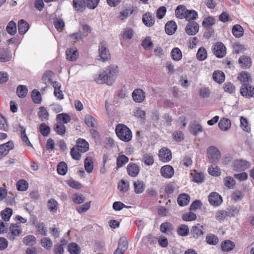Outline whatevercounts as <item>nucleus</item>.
<instances>
[{
	"label": "nucleus",
	"instance_id": "39",
	"mask_svg": "<svg viewBox=\"0 0 254 254\" xmlns=\"http://www.w3.org/2000/svg\"><path fill=\"white\" fill-rule=\"evenodd\" d=\"M54 130L60 135H64L65 132V127L61 122L58 123L54 127Z\"/></svg>",
	"mask_w": 254,
	"mask_h": 254
},
{
	"label": "nucleus",
	"instance_id": "28",
	"mask_svg": "<svg viewBox=\"0 0 254 254\" xmlns=\"http://www.w3.org/2000/svg\"><path fill=\"white\" fill-rule=\"evenodd\" d=\"M160 230L162 233L168 235L171 233L173 227L171 223L166 222L161 224Z\"/></svg>",
	"mask_w": 254,
	"mask_h": 254
},
{
	"label": "nucleus",
	"instance_id": "20",
	"mask_svg": "<svg viewBox=\"0 0 254 254\" xmlns=\"http://www.w3.org/2000/svg\"><path fill=\"white\" fill-rule=\"evenodd\" d=\"M235 247V243L229 240H224L221 243V249L224 252H230L233 250Z\"/></svg>",
	"mask_w": 254,
	"mask_h": 254
},
{
	"label": "nucleus",
	"instance_id": "38",
	"mask_svg": "<svg viewBox=\"0 0 254 254\" xmlns=\"http://www.w3.org/2000/svg\"><path fill=\"white\" fill-rule=\"evenodd\" d=\"M11 56L7 49H0V62H5L10 61Z\"/></svg>",
	"mask_w": 254,
	"mask_h": 254
},
{
	"label": "nucleus",
	"instance_id": "40",
	"mask_svg": "<svg viewBox=\"0 0 254 254\" xmlns=\"http://www.w3.org/2000/svg\"><path fill=\"white\" fill-rule=\"evenodd\" d=\"M58 202L53 198H51L48 201L47 207L48 209L53 213H55L58 210Z\"/></svg>",
	"mask_w": 254,
	"mask_h": 254
},
{
	"label": "nucleus",
	"instance_id": "34",
	"mask_svg": "<svg viewBox=\"0 0 254 254\" xmlns=\"http://www.w3.org/2000/svg\"><path fill=\"white\" fill-rule=\"evenodd\" d=\"M172 59L175 61H179L182 58V53L178 48H174L171 52Z\"/></svg>",
	"mask_w": 254,
	"mask_h": 254
},
{
	"label": "nucleus",
	"instance_id": "32",
	"mask_svg": "<svg viewBox=\"0 0 254 254\" xmlns=\"http://www.w3.org/2000/svg\"><path fill=\"white\" fill-rule=\"evenodd\" d=\"M87 0H73V6L78 11L82 10L86 7Z\"/></svg>",
	"mask_w": 254,
	"mask_h": 254
},
{
	"label": "nucleus",
	"instance_id": "4",
	"mask_svg": "<svg viewBox=\"0 0 254 254\" xmlns=\"http://www.w3.org/2000/svg\"><path fill=\"white\" fill-rule=\"evenodd\" d=\"M99 60L102 62L109 60L111 58L110 53L107 47V43L105 41L100 42L99 45Z\"/></svg>",
	"mask_w": 254,
	"mask_h": 254
},
{
	"label": "nucleus",
	"instance_id": "17",
	"mask_svg": "<svg viewBox=\"0 0 254 254\" xmlns=\"http://www.w3.org/2000/svg\"><path fill=\"white\" fill-rule=\"evenodd\" d=\"M142 22L147 27L153 26L155 23L154 14L150 12H146L142 16Z\"/></svg>",
	"mask_w": 254,
	"mask_h": 254
},
{
	"label": "nucleus",
	"instance_id": "58",
	"mask_svg": "<svg viewBox=\"0 0 254 254\" xmlns=\"http://www.w3.org/2000/svg\"><path fill=\"white\" fill-rule=\"evenodd\" d=\"M66 164L64 162H61L57 166V172L61 175L66 174L67 170Z\"/></svg>",
	"mask_w": 254,
	"mask_h": 254
},
{
	"label": "nucleus",
	"instance_id": "25",
	"mask_svg": "<svg viewBox=\"0 0 254 254\" xmlns=\"http://www.w3.org/2000/svg\"><path fill=\"white\" fill-rule=\"evenodd\" d=\"M239 63L243 68H247L251 66L252 64L251 59L247 56H241L239 59Z\"/></svg>",
	"mask_w": 254,
	"mask_h": 254
},
{
	"label": "nucleus",
	"instance_id": "11",
	"mask_svg": "<svg viewBox=\"0 0 254 254\" xmlns=\"http://www.w3.org/2000/svg\"><path fill=\"white\" fill-rule=\"evenodd\" d=\"M198 24L194 21H190L188 22L185 27V31L189 35H195L199 31Z\"/></svg>",
	"mask_w": 254,
	"mask_h": 254
},
{
	"label": "nucleus",
	"instance_id": "22",
	"mask_svg": "<svg viewBox=\"0 0 254 254\" xmlns=\"http://www.w3.org/2000/svg\"><path fill=\"white\" fill-rule=\"evenodd\" d=\"M77 148L80 152L84 153L89 149V144L84 139L79 138L77 141Z\"/></svg>",
	"mask_w": 254,
	"mask_h": 254
},
{
	"label": "nucleus",
	"instance_id": "46",
	"mask_svg": "<svg viewBox=\"0 0 254 254\" xmlns=\"http://www.w3.org/2000/svg\"><path fill=\"white\" fill-rule=\"evenodd\" d=\"M206 242L209 245H216L219 242V239L214 234H209L206 237Z\"/></svg>",
	"mask_w": 254,
	"mask_h": 254
},
{
	"label": "nucleus",
	"instance_id": "55",
	"mask_svg": "<svg viewBox=\"0 0 254 254\" xmlns=\"http://www.w3.org/2000/svg\"><path fill=\"white\" fill-rule=\"evenodd\" d=\"M16 187L17 189L19 191H25L28 188V183L24 180H20L16 184Z\"/></svg>",
	"mask_w": 254,
	"mask_h": 254
},
{
	"label": "nucleus",
	"instance_id": "63",
	"mask_svg": "<svg viewBox=\"0 0 254 254\" xmlns=\"http://www.w3.org/2000/svg\"><path fill=\"white\" fill-rule=\"evenodd\" d=\"M225 186L229 189H233L235 185V179L232 177H227L224 179Z\"/></svg>",
	"mask_w": 254,
	"mask_h": 254
},
{
	"label": "nucleus",
	"instance_id": "14",
	"mask_svg": "<svg viewBox=\"0 0 254 254\" xmlns=\"http://www.w3.org/2000/svg\"><path fill=\"white\" fill-rule=\"evenodd\" d=\"M158 156L160 160L164 162H168L172 159V153L170 150L165 147L160 150Z\"/></svg>",
	"mask_w": 254,
	"mask_h": 254
},
{
	"label": "nucleus",
	"instance_id": "24",
	"mask_svg": "<svg viewBox=\"0 0 254 254\" xmlns=\"http://www.w3.org/2000/svg\"><path fill=\"white\" fill-rule=\"evenodd\" d=\"M190 201V197L186 193L180 194L177 198L178 203L181 206H184L188 205Z\"/></svg>",
	"mask_w": 254,
	"mask_h": 254
},
{
	"label": "nucleus",
	"instance_id": "15",
	"mask_svg": "<svg viewBox=\"0 0 254 254\" xmlns=\"http://www.w3.org/2000/svg\"><path fill=\"white\" fill-rule=\"evenodd\" d=\"M14 147V144L12 141H8L5 143L0 145V159L6 156L9 151Z\"/></svg>",
	"mask_w": 254,
	"mask_h": 254
},
{
	"label": "nucleus",
	"instance_id": "61",
	"mask_svg": "<svg viewBox=\"0 0 254 254\" xmlns=\"http://www.w3.org/2000/svg\"><path fill=\"white\" fill-rule=\"evenodd\" d=\"M189 229L188 227L185 224L179 226L177 229V232L180 236H186L188 235Z\"/></svg>",
	"mask_w": 254,
	"mask_h": 254
},
{
	"label": "nucleus",
	"instance_id": "16",
	"mask_svg": "<svg viewBox=\"0 0 254 254\" xmlns=\"http://www.w3.org/2000/svg\"><path fill=\"white\" fill-rule=\"evenodd\" d=\"M140 167L136 163H130L127 167L128 175L131 177H136L140 172Z\"/></svg>",
	"mask_w": 254,
	"mask_h": 254
},
{
	"label": "nucleus",
	"instance_id": "57",
	"mask_svg": "<svg viewBox=\"0 0 254 254\" xmlns=\"http://www.w3.org/2000/svg\"><path fill=\"white\" fill-rule=\"evenodd\" d=\"M84 167L85 170L88 173L92 172L93 169V165L92 159L90 157H87L84 160Z\"/></svg>",
	"mask_w": 254,
	"mask_h": 254
},
{
	"label": "nucleus",
	"instance_id": "10",
	"mask_svg": "<svg viewBox=\"0 0 254 254\" xmlns=\"http://www.w3.org/2000/svg\"><path fill=\"white\" fill-rule=\"evenodd\" d=\"M208 201L209 203L215 207L220 205L223 202L222 197L216 192H211L208 195Z\"/></svg>",
	"mask_w": 254,
	"mask_h": 254
},
{
	"label": "nucleus",
	"instance_id": "30",
	"mask_svg": "<svg viewBox=\"0 0 254 254\" xmlns=\"http://www.w3.org/2000/svg\"><path fill=\"white\" fill-rule=\"evenodd\" d=\"M233 35L236 38H240L244 34V29L239 24H236L233 26L232 29Z\"/></svg>",
	"mask_w": 254,
	"mask_h": 254
},
{
	"label": "nucleus",
	"instance_id": "18",
	"mask_svg": "<svg viewBox=\"0 0 254 254\" xmlns=\"http://www.w3.org/2000/svg\"><path fill=\"white\" fill-rule=\"evenodd\" d=\"M66 59L70 61H75L79 57V53L75 47L68 48L66 50Z\"/></svg>",
	"mask_w": 254,
	"mask_h": 254
},
{
	"label": "nucleus",
	"instance_id": "64",
	"mask_svg": "<svg viewBox=\"0 0 254 254\" xmlns=\"http://www.w3.org/2000/svg\"><path fill=\"white\" fill-rule=\"evenodd\" d=\"M224 90L225 92L232 94L235 92L236 88L235 85L231 82H226L224 84Z\"/></svg>",
	"mask_w": 254,
	"mask_h": 254
},
{
	"label": "nucleus",
	"instance_id": "48",
	"mask_svg": "<svg viewBox=\"0 0 254 254\" xmlns=\"http://www.w3.org/2000/svg\"><path fill=\"white\" fill-rule=\"evenodd\" d=\"M19 127L20 128V131L21 132V137L22 141L23 142H25L27 145L32 147V145L31 143V142H30V141L29 140V139L26 134L25 128H24V127H23L22 126H21L20 125H19Z\"/></svg>",
	"mask_w": 254,
	"mask_h": 254
},
{
	"label": "nucleus",
	"instance_id": "53",
	"mask_svg": "<svg viewBox=\"0 0 254 254\" xmlns=\"http://www.w3.org/2000/svg\"><path fill=\"white\" fill-rule=\"evenodd\" d=\"M238 79L243 83H248L251 81V76L247 72L243 71L241 72L238 76Z\"/></svg>",
	"mask_w": 254,
	"mask_h": 254
},
{
	"label": "nucleus",
	"instance_id": "62",
	"mask_svg": "<svg viewBox=\"0 0 254 254\" xmlns=\"http://www.w3.org/2000/svg\"><path fill=\"white\" fill-rule=\"evenodd\" d=\"M6 31L8 34L14 35L16 33V23L13 21H10L6 27Z\"/></svg>",
	"mask_w": 254,
	"mask_h": 254
},
{
	"label": "nucleus",
	"instance_id": "49",
	"mask_svg": "<svg viewBox=\"0 0 254 254\" xmlns=\"http://www.w3.org/2000/svg\"><path fill=\"white\" fill-rule=\"evenodd\" d=\"M129 159L125 155H119L117 158V167L121 168L128 162Z\"/></svg>",
	"mask_w": 254,
	"mask_h": 254
},
{
	"label": "nucleus",
	"instance_id": "13",
	"mask_svg": "<svg viewBox=\"0 0 254 254\" xmlns=\"http://www.w3.org/2000/svg\"><path fill=\"white\" fill-rule=\"evenodd\" d=\"M174 173L173 167L169 165L163 166L160 169L161 176L166 179L171 178L174 175Z\"/></svg>",
	"mask_w": 254,
	"mask_h": 254
},
{
	"label": "nucleus",
	"instance_id": "45",
	"mask_svg": "<svg viewBox=\"0 0 254 254\" xmlns=\"http://www.w3.org/2000/svg\"><path fill=\"white\" fill-rule=\"evenodd\" d=\"M36 239L35 237L32 235L25 236L23 240V243L28 246H33L36 244Z\"/></svg>",
	"mask_w": 254,
	"mask_h": 254
},
{
	"label": "nucleus",
	"instance_id": "60",
	"mask_svg": "<svg viewBox=\"0 0 254 254\" xmlns=\"http://www.w3.org/2000/svg\"><path fill=\"white\" fill-rule=\"evenodd\" d=\"M227 217H228V215L226 209L218 210L215 214L216 220L219 221H223Z\"/></svg>",
	"mask_w": 254,
	"mask_h": 254
},
{
	"label": "nucleus",
	"instance_id": "59",
	"mask_svg": "<svg viewBox=\"0 0 254 254\" xmlns=\"http://www.w3.org/2000/svg\"><path fill=\"white\" fill-rule=\"evenodd\" d=\"M54 73L51 70L46 71L43 75L42 80L44 83L47 84L51 82Z\"/></svg>",
	"mask_w": 254,
	"mask_h": 254
},
{
	"label": "nucleus",
	"instance_id": "12",
	"mask_svg": "<svg viewBox=\"0 0 254 254\" xmlns=\"http://www.w3.org/2000/svg\"><path fill=\"white\" fill-rule=\"evenodd\" d=\"M250 163L243 159H238L234 161L233 167L235 171H243L250 168Z\"/></svg>",
	"mask_w": 254,
	"mask_h": 254
},
{
	"label": "nucleus",
	"instance_id": "29",
	"mask_svg": "<svg viewBox=\"0 0 254 254\" xmlns=\"http://www.w3.org/2000/svg\"><path fill=\"white\" fill-rule=\"evenodd\" d=\"M134 191L136 193H141L145 190V185L142 181L137 180L133 184Z\"/></svg>",
	"mask_w": 254,
	"mask_h": 254
},
{
	"label": "nucleus",
	"instance_id": "33",
	"mask_svg": "<svg viewBox=\"0 0 254 254\" xmlns=\"http://www.w3.org/2000/svg\"><path fill=\"white\" fill-rule=\"evenodd\" d=\"M142 160L147 166H151L153 164L154 160V157L150 153H144L142 155Z\"/></svg>",
	"mask_w": 254,
	"mask_h": 254
},
{
	"label": "nucleus",
	"instance_id": "7",
	"mask_svg": "<svg viewBox=\"0 0 254 254\" xmlns=\"http://www.w3.org/2000/svg\"><path fill=\"white\" fill-rule=\"evenodd\" d=\"M22 232L19 223L11 224L9 227V232L7 238L10 240H14L16 237L18 236Z\"/></svg>",
	"mask_w": 254,
	"mask_h": 254
},
{
	"label": "nucleus",
	"instance_id": "50",
	"mask_svg": "<svg viewBox=\"0 0 254 254\" xmlns=\"http://www.w3.org/2000/svg\"><path fill=\"white\" fill-rule=\"evenodd\" d=\"M12 214V209L10 208H6L0 213L1 218L4 221H9Z\"/></svg>",
	"mask_w": 254,
	"mask_h": 254
},
{
	"label": "nucleus",
	"instance_id": "5",
	"mask_svg": "<svg viewBox=\"0 0 254 254\" xmlns=\"http://www.w3.org/2000/svg\"><path fill=\"white\" fill-rule=\"evenodd\" d=\"M241 95L247 98L254 97V87L249 83H243L240 88Z\"/></svg>",
	"mask_w": 254,
	"mask_h": 254
},
{
	"label": "nucleus",
	"instance_id": "41",
	"mask_svg": "<svg viewBox=\"0 0 254 254\" xmlns=\"http://www.w3.org/2000/svg\"><path fill=\"white\" fill-rule=\"evenodd\" d=\"M31 98L35 104H40L42 101V98L40 92L35 89L32 91Z\"/></svg>",
	"mask_w": 254,
	"mask_h": 254
},
{
	"label": "nucleus",
	"instance_id": "9",
	"mask_svg": "<svg viewBox=\"0 0 254 254\" xmlns=\"http://www.w3.org/2000/svg\"><path fill=\"white\" fill-rule=\"evenodd\" d=\"M133 100L137 103H142L146 97L145 92L140 88L135 89L131 94Z\"/></svg>",
	"mask_w": 254,
	"mask_h": 254
},
{
	"label": "nucleus",
	"instance_id": "19",
	"mask_svg": "<svg viewBox=\"0 0 254 254\" xmlns=\"http://www.w3.org/2000/svg\"><path fill=\"white\" fill-rule=\"evenodd\" d=\"M190 233L193 238L198 239L203 235L204 228L202 226L197 224L196 226L192 227Z\"/></svg>",
	"mask_w": 254,
	"mask_h": 254
},
{
	"label": "nucleus",
	"instance_id": "51",
	"mask_svg": "<svg viewBox=\"0 0 254 254\" xmlns=\"http://www.w3.org/2000/svg\"><path fill=\"white\" fill-rule=\"evenodd\" d=\"M85 123L87 126L95 127L97 126V122L95 119L90 115H86L85 116Z\"/></svg>",
	"mask_w": 254,
	"mask_h": 254
},
{
	"label": "nucleus",
	"instance_id": "8",
	"mask_svg": "<svg viewBox=\"0 0 254 254\" xmlns=\"http://www.w3.org/2000/svg\"><path fill=\"white\" fill-rule=\"evenodd\" d=\"M207 154L209 160L213 163H216L220 157V153L219 150L214 146H209L207 148Z\"/></svg>",
	"mask_w": 254,
	"mask_h": 254
},
{
	"label": "nucleus",
	"instance_id": "42",
	"mask_svg": "<svg viewBox=\"0 0 254 254\" xmlns=\"http://www.w3.org/2000/svg\"><path fill=\"white\" fill-rule=\"evenodd\" d=\"M117 249L126 252L128 249V242L126 237H123L120 239Z\"/></svg>",
	"mask_w": 254,
	"mask_h": 254
},
{
	"label": "nucleus",
	"instance_id": "36",
	"mask_svg": "<svg viewBox=\"0 0 254 254\" xmlns=\"http://www.w3.org/2000/svg\"><path fill=\"white\" fill-rule=\"evenodd\" d=\"M213 78L216 82L221 83L225 80V74L221 71H215L213 73Z\"/></svg>",
	"mask_w": 254,
	"mask_h": 254
},
{
	"label": "nucleus",
	"instance_id": "56",
	"mask_svg": "<svg viewBox=\"0 0 254 254\" xmlns=\"http://www.w3.org/2000/svg\"><path fill=\"white\" fill-rule=\"evenodd\" d=\"M198 17L197 12L194 10H188L186 13L185 18L187 20L189 21H192L191 20H195Z\"/></svg>",
	"mask_w": 254,
	"mask_h": 254
},
{
	"label": "nucleus",
	"instance_id": "6",
	"mask_svg": "<svg viewBox=\"0 0 254 254\" xmlns=\"http://www.w3.org/2000/svg\"><path fill=\"white\" fill-rule=\"evenodd\" d=\"M212 52L214 55L218 58L224 57L226 54V49L221 42H217L212 47Z\"/></svg>",
	"mask_w": 254,
	"mask_h": 254
},
{
	"label": "nucleus",
	"instance_id": "35",
	"mask_svg": "<svg viewBox=\"0 0 254 254\" xmlns=\"http://www.w3.org/2000/svg\"><path fill=\"white\" fill-rule=\"evenodd\" d=\"M39 131L43 136L46 137L50 133L51 128L49 126L43 123L39 125Z\"/></svg>",
	"mask_w": 254,
	"mask_h": 254
},
{
	"label": "nucleus",
	"instance_id": "27",
	"mask_svg": "<svg viewBox=\"0 0 254 254\" xmlns=\"http://www.w3.org/2000/svg\"><path fill=\"white\" fill-rule=\"evenodd\" d=\"M188 11L186 6L184 5H179L175 10V14L177 17L180 19L185 18L186 13Z\"/></svg>",
	"mask_w": 254,
	"mask_h": 254
},
{
	"label": "nucleus",
	"instance_id": "47",
	"mask_svg": "<svg viewBox=\"0 0 254 254\" xmlns=\"http://www.w3.org/2000/svg\"><path fill=\"white\" fill-rule=\"evenodd\" d=\"M38 117L41 121H43L48 120L49 114L46 108L41 107L38 113Z\"/></svg>",
	"mask_w": 254,
	"mask_h": 254
},
{
	"label": "nucleus",
	"instance_id": "37",
	"mask_svg": "<svg viewBox=\"0 0 254 254\" xmlns=\"http://www.w3.org/2000/svg\"><path fill=\"white\" fill-rule=\"evenodd\" d=\"M68 251L70 254H80V248L79 246L75 243H70L67 246Z\"/></svg>",
	"mask_w": 254,
	"mask_h": 254
},
{
	"label": "nucleus",
	"instance_id": "31",
	"mask_svg": "<svg viewBox=\"0 0 254 254\" xmlns=\"http://www.w3.org/2000/svg\"><path fill=\"white\" fill-rule=\"evenodd\" d=\"M28 93V88L26 85H19L16 89L17 95L21 98H24Z\"/></svg>",
	"mask_w": 254,
	"mask_h": 254
},
{
	"label": "nucleus",
	"instance_id": "23",
	"mask_svg": "<svg viewBox=\"0 0 254 254\" xmlns=\"http://www.w3.org/2000/svg\"><path fill=\"white\" fill-rule=\"evenodd\" d=\"M29 28V24L24 20L20 19L18 23V28L19 34L24 35Z\"/></svg>",
	"mask_w": 254,
	"mask_h": 254
},
{
	"label": "nucleus",
	"instance_id": "43",
	"mask_svg": "<svg viewBox=\"0 0 254 254\" xmlns=\"http://www.w3.org/2000/svg\"><path fill=\"white\" fill-rule=\"evenodd\" d=\"M133 9L132 7H129L125 8L120 11L119 13V17L121 20H124L129 15H131L133 13Z\"/></svg>",
	"mask_w": 254,
	"mask_h": 254
},
{
	"label": "nucleus",
	"instance_id": "3",
	"mask_svg": "<svg viewBox=\"0 0 254 254\" xmlns=\"http://www.w3.org/2000/svg\"><path fill=\"white\" fill-rule=\"evenodd\" d=\"M216 22V19L211 16L205 17L202 22V26L205 29L203 33V37L208 39L214 33V29L213 26Z\"/></svg>",
	"mask_w": 254,
	"mask_h": 254
},
{
	"label": "nucleus",
	"instance_id": "44",
	"mask_svg": "<svg viewBox=\"0 0 254 254\" xmlns=\"http://www.w3.org/2000/svg\"><path fill=\"white\" fill-rule=\"evenodd\" d=\"M190 132L196 136L199 132L202 131V127L200 125L197 123L191 124L190 126Z\"/></svg>",
	"mask_w": 254,
	"mask_h": 254
},
{
	"label": "nucleus",
	"instance_id": "26",
	"mask_svg": "<svg viewBox=\"0 0 254 254\" xmlns=\"http://www.w3.org/2000/svg\"><path fill=\"white\" fill-rule=\"evenodd\" d=\"M231 126V121L228 119L223 118L220 120L218 123V127L220 129L225 131L229 130Z\"/></svg>",
	"mask_w": 254,
	"mask_h": 254
},
{
	"label": "nucleus",
	"instance_id": "2",
	"mask_svg": "<svg viewBox=\"0 0 254 254\" xmlns=\"http://www.w3.org/2000/svg\"><path fill=\"white\" fill-rule=\"evenodd\" d=\"M115 132L118 137L123 141L127 142L132 139V131L124 124H118L116 127Z\"/></svg>",
	"mask_w": 254,
	"mask_h": 254
},
{
	"label": "nucleus",
	"instance_id": "54",
	"mask_svg": "<svg viewBox=\"0 0 254 254\" xmlns=\"http://www.w3.org/2000/svg\"><path fill=\"white\" fill-rule=\"evenodd\" d=\"M72 41L76 43L80 40H83L85 36L81 31L72 33L69 36Z\"/></svg>",
	"mask_w": 254,
	"mask_h": 254
},
{
	"label": "nucleus",
	"instance_id": "1",
	"mask_svg": "<svg viewBox=\"0 0 254 254\" xmlns=\"http://www.w3.org/2000/svg\"><path fill=\"white\" fill-rule=\"evenodd\" d=\"M118 68L117 65H109L106 70L101 71L95 76V81L98 84L112 85L118 75Z\"/></svg>",
	"mask_w": 254,
	"mask_h": 254
},
{
	"label": "nucleus",
	"instance_id": "21",
	"mask_svg": "<svg viewBox=\"0 0 254 254\" xmlns=\"http://www.w3.org/2000/svg\"><path fill=\"white\" fill-rule=\"evenodd\" d=\"M177 28V24L174 21H168L165 26V31L169 35H172L175 32Z\"/></svg>",
	"mask_w": 254,
	"mask_h": 254
},
{
	"label": "nucleus",
	"instance_id": "52",
	"mask_svg": "<svg viewBox=\"0 0 254 254\" xmlns=\"http://www.w3.org/2000/svg\"><path fill=\"white\" fill-rule=\"evenodd\" d=\"M196 56V58L199 61H202L205 60L207 58V52L206 49L203 47L199 48L197 51Z\"/></svg>",
	"mask_w": 254,
	"mask_h": 254
}]
</instances>
